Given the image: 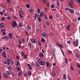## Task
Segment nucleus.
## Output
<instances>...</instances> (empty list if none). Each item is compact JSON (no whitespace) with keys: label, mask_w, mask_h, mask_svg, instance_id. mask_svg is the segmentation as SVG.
Wrapping results in <instances>:
<instances>
[{"label":"nucleus","mask_w":80,"mask_h":80,"mask_svg":"<svg viewBox=\"0 0 80 80\" xmlns=\"http://www.w3.org/2000/svg\"><path fill=\"white\" fill-rule=\"evenodd\" d=\"M8 36L11 39H12V37H13V34H12L11 33H9Z\"/></svg>","instance_id":"obj_13"},{"label":"nucleus","mask_w":80,"mask_h":80,"mask_svg":"<svg viewBox=\"0 0 80 80\" xmlns=\"http://www.w3.org/2000/svg\"><path fill=\"white\" fill-rule=\"evenodd\" d=\"M13 18H14L15 19H16V20H17V17L16 16H13Z\"/></svg>","instance_id":"obj_55"},{"label":"nucleus","mask_w":80,"mask_h":80,"mask_svg":"<svg viewBox=\"0 0 80 80\" xmlns=\"http://www.w3.org/2000/svg\"><path fill=\"white\" fill-rule=\"evenodd\" d=\"M41 36H42V37H43L45 38H46L48 36L47 34L45 32H43L41 34Z\"/></svg>","instance_id":"obj_2"},{"label":"nucleus","mask_w":80,"mask_h":80,"mask_svg":"<svg viewBox=\"0 0 80 80\" xmlns=\"http://www.w3.org/2000/svg\"><path fill=\"white\" fill-rule=\"evenodd\" d=\"M70 68L71 70H72V71H74V70L75 69H74V68H73V67H72V66H71L70 67Z\"/></svg>","instance_id":"obj_36"},{"label":"nucleus","mask_w":80,"mask_h":80,"mask_svg":"<svg viewBox=\"0 0 80 80\" xmlns=\"http://www.w3.org/2000/svg\"><path fill=\"white\" fill-rule=\"evenodd\" d=\"M9 10L10 11H11V12H13V10L11 8H9Z\"/></svg>","instance_id":"obj_60"},{"label":"nucleus","mask_w":80,"mask_h":80,"mask_svg":"<svg viewBox=\"0 0 80 80\" xmlns=\"http://www.w3.org/2000/svg\"><path fill=\"white\" fill-rule=\"evenodd\" d=\"M51 7L52 8H54L55 7V5H54L53 4H52L51 5Z\"/></svg>","instance_id":"obj_37"},{"label":"nucleus","mask_w":80,"mask_h":80,"mask_svg":"<svg viewBox=\"0 0 80 80\" xmlns=\"http://www.w3.org/2000/svg\"><path fill=\"white\" fill-rule=\"evenodd\" d=\"M28 46L29 47H30V48H32V46L31 45H32V43L31 42H28Z\"/></svg>","instance_id":"obj_23"},{"label":"nucleus","mask_w":80,"mask_h":80,"mask_svg":"<svg viewBox=\"0 0 80 80\" xmlns=\"http://www.w3.org/2000/svg\"><path fill=\"white\" fill-rule=\"evenodd\" d=\"M76 57H77V58H79V56L78 54H76Z\"/></svg>","instance_id":"obj_48"},{"label":"nucleus","mask_w":80,"mask_h":80,"mask_svg":"<svg viewBox=\"0 0 80 80\" xmlns=\"http://www.w3.org/2000/svg\"><path fill=\"white\" fill-rule=\"evenodd\" d=\"M38 30L39 29L38 28L36 29V32L37 33H38Z\"/></svg>","instance_id":"obj_47"},{"label":"nucleus","mask_w":80,"mask_h":80,"mask_svg":"<svg viewBox=\"0 0 80 80\" xmlns=\"http://www.w3.org/2000/svg\"><path fill=\"white\" fill-rule=\"evenodd\" d=\"M46 65L47 67H49L50 66V64L49 63V62H46Z\"/></svg>","instance_id":"obj_27"},{"label":"nucleus","mask_w":80,"mask_h":80,"mask_svg":"<svg viewBox=\"0 0 80 80\" xmlns=\"http://www.w3.org/2000/svg\"><path fill=\"white\" fill-rule=\"evenodd\" d=\"M70 26H71V25H68V26L67 27L66 29H67V30H70V29L69 28Z\"/></svg>","instance_id":"obj_17"},{"label":"nucleus","mask_w":80,"mask_h":80,"mask_svg":"<svg viewBox=\"0 0 80 80\" xmlns=\"http://www.w3.org/2000/svg\"><path fill=\"white\" fill-rule=\"evenodd\" d=\"M26 7L27 8H30V6L29 4H27L26 5Z\"/></svg>","instance_id":"obj_24"},{"label":"nucleus","mask_w":80,"mask_h":80,"mask_svg":"<svg viewBox=\"0 0 80 80\" xmlns=\"http://www.w3.org/2000/svg\"><path fill=\"white\" fill-rule=\"evenodd\" d=\"M6 51H4L2 53V56L4 57V58H6Z\"/></svg>","instance_id":"obj_7"},{"label":"nucleus","mask_w":80,"mask_h":80,"mask_svg":"<svg viewBox=\"0 0 80 80\" xmlns=\"http://www.w3.org/2000/svg\"><path fill=\"white\" fill-rule=\"evenodd\" d=\"M6 62L7 63V64L8 65H9L11 63V61L10 59H8V58H7L6 60Z\"/></svg>","instance_id":"obj_4"},{"label":"nucleus","mask_w":80,"mask_h":80,"mask_svg":"<svg viewBox=\"0 0 80 80\" xmlns=\"http://www.w3.org/2000/svg\"><path fill=\"white\" fill-rule=\"evenodd\" d=\"M40 17H43L44 16V13H43V12H40Z\"/></svg>","instance_id":"obj_10"},{"label":"nucleus","mask_w":80,"mask_h":80,"mask_svg":"<svg viewBox=\"0 0 80 80\" xmlns=\"http://www.w3.org/2000/svg\"><path fill=\"white\" fill-rule=\"evenodd\" d=\"M12 23H13L15 26H17V22H16V21H13L12 22Z\"/></svg>","instance_id":"obj_22"},{"label":"nucleus","mask_w":80,"mask_h":80,"mask_svg":"<svg viewBox=\"0 0 80 80\" xmlns=\"http://www.w3.org/2000/svg\"><path fill=\"white\" fill-rule=\"evenodd\" d=\"M12 28H15V25L14 24H12Z\"/></svg>","instance_id":"obj_57"},{"label":"nucleus","mask_w":80,"mask_h":80,"mask_svg":"<svg viewBox=\"0 0 80 80\" xmlns=\"http://www.w3.org/2000/svg\"><path fill=\"white\" fill-rule=\"evenodd\" d=\"M2 39L4 40L5 41H8V39H9V38H8V37H7V36H4L2 38Z\"/></svg>","instance_id":"obj_3"},{"label":"nucleus","mask_w":80,"mask_h":80,"mask_svg":"<svg viewBox=\"0 0 80 80\" xmlns=\"http://www.w3.org/2000/svg\"><path fill=\"white\" fill-rule=\"evenodd\" d=\"M22 26L23 24H22V23H19V27H22Z\"/></svg>","instance_id":"obj_28"},{"label":"nucleus","mask_w":80,"mask_h":80,"mask_svg":"<svg viewBox=\"0 0 80 80\" xmlns=\"http://www.w3.org/2000/svg\"><path fill=\"white\" fill-rule=\"evenodd\" d=\"M29 12H31V13H33V9H29Z\"/></svg>","instance_id":"obj_44"},{"label":"nucleus","mask_w":80,"mask_h":80,"mask_svg":"<svg viewBox=\"0 0 80 80\" xmlns=\"http://www.w3.org/2000/svg\"><path fill=\"white\" fill-rule=\"evenodd\" d=\"M55 16L57 18H58L59 17V15L58 14H56Z\"/></svg>","instance_id":"obj_42"},{"label":"nucleus","mask_w":80,"mask_h":80,"mask_svg":"<svg viewBox=\"0 0 80 80\" xmlns=\"http://www.w3.org/2000/svg\"><path fill=\"white\" fill-rule=\"evenodd\" d=\"M57 5L58 6H60V2H59V1H58Z\"/></svg>","instance_id":"obj_58"},{"label":"nucleus","mask_w":80,"mask_h":80,"mask_svg":"<svg viewBox=\"0 0 80 80\" xmlns=\"http://www.w3.org/2000/svg\"><path fill=\"white\" fill-rule=\"evenodd\" d=\"M46 24L47 25H48V26H50V23L48 21L46 22Z\"/></svg>","instance_id":"obj_40"},{"label":"nucleus","mask_w":80,"mask_h":80,"mask_svg":"<svg viewBox=\"0 0 80 80\" xmlns=\"http://www.w3.org/2000/svg\"><path fill=\"white\" fill-rule=\"evenodd\" d=\"M38 20L39 22H41V18L40 17V16L38 15Z\"/></svg>","instance_id":"obj_19"},{"label":"nucleus","mask_w":80,"mask_h":80,"mask_svg":"<svg viewBox=\"0 0 80 80\" xmlns=\"http://www.w3.org/2000/svg\"><path fill=\"white\" fill-rule=\"evenodd\" d=\"M3 77L7 79L8 78V75H7L6 74H3Z\"/></svg>","instance_id":"obj_14"},{"label":"nucleus","mask_w":80,"mask_h":80,"mask_svg":"<svg viewBox=\"0 0 80 80\" xmlns=\"http://www.w3.org/2000/svg\"><path fill=\"white\" fill-rule=\"evenodd\" d=\"M21 75V73L20 72H19L18 73V77H20Z\"/></svg>","instance_id":"obj_53"},{"label":"nucleus","mask_w":80,"mask_h":80,"mask_svg":"<svg viewBox=\"0 0 80 80\" xmlns=\"http://www.w3.org/2000/svg\"><path fill=\"white\" fill-rule=\"evenodd\" d=\"M16 63H17V64L16 65V67H18V65H20V63H19L18 62H16Z\"/></svg>","instance_id":"obj_30"},{"label":"nucleus","mask_w":80,"mask_h":80,"mask_svg":"<svg viewBox=\"0 0 80 80\" xmlns=\"http://www.w3.org/2000/svg\"><path fill=\"white\" fill-rule=\"evenodd\" d=\"M21 55H22V57H23L24 56V53H23V52H22Z\"/></svg>","instance_id":"obj_54"},{"label":"nucleus","mask_w":80,"mask_h":80,"mask_svg":"<svg viewBox=\"0 0 80 80\" xmlns=\"http://www.w3.org/2000/svg\"><path fill=\"white\" fill-rule=\"evenodd\" d=\"M27 28L28 30H30L31 29V27L30 26H28L27 27Z\"/></svg>","instance_id":"obj_25"},{"label":"nucleus","mask_w":80,"mask_h":80,"mask_svg":"<svg viewBox=\"0 0 80 80\" xmlns=\"http://www.w3.org/2000/svg\"><path fill=\"white\" fill-rule=\"evenodd\" d=\"M61 52L62 53L63 56H65V53H64V52H63V50H62V49H61Z\"/></svg>","instance_id":"obj_41"},{"label":"nucleus","mask_w":80,"mask_h":80,"mask_svg":"<svg viewBox=\"0 0 80 80\" xmlns=\"http://www.w3.org/2000/svg\"><path fill=\"white\" fill-rule=\"evenodd\" d=\"M39 63L41 65H45V62L43 60H40L39 61Z\"/></svg>","instance_id":"obj_1"},{"label":"nucleus","mask_w":80,"mask_h":80,"mask_svg":"<svg viewBox=\"0 0 80 80\" xmlns=\"http://www.w3.org/2000/svg\"><path fill=\"white\" fill-rule=\"evenodd\" d=\"M41 41L42 42H45V40L43 38H42L41 39Z\"/></svg>","instance_id":"obj_33"},{"label":"nucleus","mask_w":80,"mask_h":80,"mask_svg":"<svg viewBox=\"0 0 80 80\" xmlns=\"http://www.w3.org/2000/svg\"><path fill=\"white\" fill-rule=\"evenodd\" d=\"M68 5L70 7H71V8H73V6L72 4V3L70 2H68Z\"/></svg>","instance_id":"obj_8"},{"label":"nucleus","mask_w":80,"mask_h":80,"mask_svg":"<svg viewBox=\"0 0 80 80\" xmlns=\"http://www.w3.org/2000/svg\"><path fill=\"white\" fill-rule=\"evenodd\" d=\"M16 69H17V71H18V72H20V70H21V69L19 67H17Z\"/></svg>","instance_id":"obj_20"},{"label":"nucleus","mask_w":80,"mask_h":80,"mask_svg":"<svg viewBox=\"0 0 80 80\" xmlns=\"http://www.w3.org/2000/svg\"><path fill=\"white\" fill-rule=\"evenodd\" d=\"M18 42H19L20 45H21V44H22V41H21L20 40H18Z\"/></svg>","instance_id":"obj_46"},{"label":"nucleus","mask_w":80,"mask_h":80,"mask_svg":"<svg viewBox=\"0 0 80 80\" xmlns=\"http://www.w3.org/2000/svg\"><path fill=\"white\" fill-rule=\"evenodd\" d=\"M28 75H32V72H31V71H29L28 72Z\"/></svg>","instance_id":"obj_26"},{"label":"nucleus","mask_w":80,"mask_h":80,"mask_svg":"<svg viewBox=\"0 0 80 80\" xmlns=\"http://www.w3.org/2000/svg\"><path fill=\"white\" fill-rule=\"evenodd\" d=\"M52 77H55L56 76V73H55V72L52 71Z\"/></svg>","instance_id":"obj_15"},{"label":"nucleus","mask_w":80,"mask_h":80,"mask_svg":"<svg viewBox=\"0 0 80 80\" xmlns=\"http://www.w3.org/2000/svg\"><path fill=\"white\" fill-rule=\"evenodd\" d=\"M68 53L69 54V55H70V54H72V51L70 50H68Z\"/></svg>","instance_id":"obj_29"},{"label":"nucleus","mask_w":80,"mask_h":80,"mask_svg":"<svg viewBox=\"0 0 80 80\" xmlns=\"http://www.w3.org/2000/svg\"><path fill=\"white\" fill-rule=\"evenodd\" d=\"M8 68L9 70H10V71H12V68L11 67H8Z\"/></svg>","instance_id":"obj_38"},{"label":"nucleus","mask_w":80,"mask_h":80,"mask_svg":"<svg viewBox=\"0 0 80 80\" xmlns=\"http://www.w3.org/2000/svg\"><path fill=\"white\" fill-rule=\"evenodd\" d=\"M66 74H64L63 75V78L64 79V80H66Z\"/></svg>","instance_id":"obj_31"},{"label":"nucleus","mask_w":80,"mask_h":80,"mask_svg":"<svg viewBox=\"0 0 80 80\" xmlns=\"http://www.w3.org/2000/svg\"><path fill=\"white\" fill-rule=\"evenodd\" d=\"M49 17L50 19H52L53 18V16H49Z\"/></svg>","instance_id":"obj_50"},{"label":"nucleus","mask_w":80,"mask_h":80,"mask_svg":"<svg viewBox=\"0 0 80 80\" xmlns=\"http://www.w3.org/2000/svg\"><path fill=\"white\" fill-rule=\"evenodd\" d=\"M20 17L21 18H23V16L21 14H19Z\"/></svg>","instance_id":"obj_56"},{"label":"nucleus","mask_w":80,"mask_h":80,"mask_svg":"<svg viewBox=\"0 0 80 80\" xmlns=\"http://www.w3.org/2000/svg\"><path fill=\"white\" fill-rule=\"evenodd\" d=\"M64 60H65V63H66V64H67V63H68V61H67V59L66 58H65L64 59Z\"/></svg>","instance_id":"obj_39"},{"label":"nucleus","mask_w":80,"mask_h":80,"mask_svg":"<svg viewBox=\"0 0 80 80\" xmlns=\"http://www.w3.org/2000/svg\"><path fill=\"white\" fill-rule=\"evenodd\" d=\"M27 58V55H25L24 56V58L25 59H26Z\"/></svg>","instance_id":"obj_61"},{"label":"nucleus","mask_w":80,"mask_h":80,"mask_svg":"<svg viewBox=\"0 0 80 80\" xmlns=\"http://www.w3.org/2000/svg\"><path fill=\"white\" fill-rule=\"evenodd\" d=\"M18 48H22V46L21 45H18Z\"/></svg>","instance_id":"obj_63"},{"label":"nucleus","mask_w":80,"mask_h":80,"mask_svg":"<svg viewBox=\"0 0 80 80\" xmlns=\"http://www.w3.org/2000/svg\"><path fill=\"white\" fill-rule=\"evenodd\" d=\"M19 15H24L23 12V11H19Z\"/></svg>","instance_id":"obj_21"},{"label":"nucleus","mask_w":80,"mask_h":80,"mask_svg":"<svg viewBox=\"0 0 80 80\" xmlns=\"http://www.w3.org/2000/svg\"><path fill=\"white\" fill-rule=\"evenodd\" d=\"M66 10H69V7H67L65 9Z\"/></svg>","instance_id":"obj_59"},{"label":"nucleus","mask_w":80,"mask_h":80,"mask_svg":"<svg viewBox=\"0 0 80 80\" xmlns=\"http://www.w3.org/2000/svg\"><path fill=\"white\" fill-rule=\"evenodd\" d=\"M16 58L17 60H18V59H19V57L17 55L16 56Z\"/></svg>","instance_id":"obj_64"},{"label":"nucleus","mask_w":80,"mask_h":80,"mask_svg":"<svg viewBox=\"0 0 80 80\" xmlns=\"http://www.w3.org/2000/svg\"><path fill=\"white\" fill-rule=\"evenodd\" d=\"M22 42H23V43H25V39H24L23 38H22Z\"/></svg>","instance_id":"obj_51"},{"label":"nucleus","mask_w":80,"mask_h":80,"mask_svg":"<svg viewBox=\"0 0 80 80\" xmlns=\"http://www.w3.org/2000/svg\"><path fill=\"white\" fill-rule=\"evenodd\" d=\"M36 66L37 67H40V65H39V64L38 63H36Z\"/></svg>","instance_id":"obj_32"},{"label":"nucleus","mask_w":80,"mask_h":80,"mask_svg":"<svg viewBox=\"0 0 80 80\" xmlns=\"http://www.w3.org/2000/svg\"><path fill=\"white\" fill-rule=\"evenodd\" d=\"M7 1L8 3H11V0H7Z\"/></svg>","instance_id":"obj_52"},{"label":"nucleus","mask_w":80,"mask_h":80,"mask_svg":"<svg viewBox=\"0 0 80 80\" xmlns=\"http://www.w3.org/2000/svg\"><path fill=\"white\" fill-rule=\"evenodd\" d=\"M1 19L2 21H4V20H5V19L3 17Z\"/></svg>","instance_id":"obj_43"},{"label":"nucleus","mask_w":80,"mask_h":80,"mask_svg":"<svg viewBox=\"0 0 80 80\" xmlns=\"http://www.w3.org/2000/svg\"><path fill=\"white\" fill-rule=\"evenodd\" d=\"M6 73L7 74V75H11L10 73L8 71H7Z\"/></svg>","instance_id":"obj_35"},{"label":"nucleus","mask_w":80,"mask_h":80,"mask_svg":"<svg viewBox=\"0 0 80 80\" xmlns=\"http://www.w3.org/2000/svg\"><path fill=\"white\" fill-rule=\"evenodd\" d=\"M0 27H1L2 28H4V27H5V24L3 23H0Z\"/></svg>","instance_id":"obj_12"},{"label":"nucleus","mask_w":80,"mask_h":80,"mask_svg":"<svg viewBox=\"0 0 80 80\" xmlns=\"http://www.w3.org/2000/svg\"><path fill=\"white\" fill-rule=\"evenodd\" d=\"M12 77H15V74L14 72H12Z\"/></svg>","instance_id":"obj_45"},{"label":"nucleus","mask_w":80,"mask_h":80,"mask_svg":"<svg viewBox=\"0 0 80 80\" xmlns=\"http://www.w3.org/2000/svg\"><path fill=\"white\" fill-rule=\"evenodd\" d=\"M69 12L71 13H74V11L71 9H69Z\"/></svg>","instance_id":"obj_18"},{"label":"nucleus","mask_w":80,"mask_h":80,"mask_svg":"<svg viewBox=\"0 0 80 80\" xmlns=\"http://www.w3.org/2000/svg\"><path fill=\"white\" fill-rule=\"evenodd\" d=\"M38 12V13H40V9H37Z\"/></svg>","instance_id":"obj_62"},{"label":"nucleus","mask_w":80,"mask_h":80,"mask_svg":"<svg viewBox=\"0 0 80 80\" xmlns=\"http://www.w3.org/2000/svg\"><path fill=\"white\" fill-rule=\"evenodd\" d=\"M1 31L2 32H5V31H6V30H5V29H2L1 30Z\"/></svg>","instance_id":"obj_49"},{"label":"nucleus","mask_w":80,"mask_h":80,"mask_svg":"<svg viewBox=\"0 0 80 80\" xmlns=\"http://www.w3.org/2000/svg\"><path fill=\"white\" fill-rule=\"evenodd\" d=\"M56 44L58 46V47H61V48H63V45H62L61 44H60L58 42H57Z\"/></svg>","instance_id":"obj_5"},{"label":"nucleus","mask_w":80,"mask_h":80,"mask_svg":"<svg viewBox=\"0 0 80 80\" xmlns=\"http://www.w3.org/2000/svg\"><path fill=\"white\" fill-rule=\"evenodd\" d=\"M73 43L74 45H76V46H78V44L77 42L74 41L73 42Z\"/></svg>","instance_id":"obj_16"},{"label":"nucleus","mask_w":80,"mask_h":80,"mask_svg":"<svg viewBox=\"0 0 80 80\" xmlns=\"http://www.w3.org/2000/svg\"><path fill=\"white\" fill-rule=\"evenodd\" d=\"M31 41L32 43H36V42H37V41H36V39H31Z\"/></svg>","instance_id":"obj_11"},{"label":"nucleus","mask_w":80,"mask_h":80,"mask_svg":"<svg viewBox=\"0 0 80 80\" xmlns=\"http://www.w3.org/2000/svg\"><path fill=\"white\" fill-rule=\"evenodd\" d=\"M39 55L40 57L42 58V57H43V54L42 52H40L39 53Z\"/></svg>","instance_id":"obj_9"},{"label":"nucleus","mask_w":80,"mask_h":80,"mask_svg":"<svg viewBox=\"0 0 80 80\" xmlns=\"http://www.w3.org/2000/svg\"><path fill=\"white\" fill-rule=\"evenodd\" d=\"M27 66H28L29 69V70H32V66H31V65L30 64L27 63Z\"/></svg>","instance_id":"obj_6"},{"label":"nucleus","mask_w":80,"mask_h":80,"mask_svg":"<svg viewBox=\"0 0 80 80\" xmlns=\"http://www.w3.org/2000/svg\"><path fill=\"white\" fill-rule=\"evenodd\" d=\"M38 15H37V14H35V16H34V18H35V20H37V19H36V18H37V17H38Z\"/></svg>","instance_id":"obj_34"}]
</instances>
